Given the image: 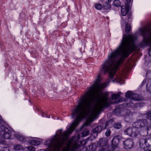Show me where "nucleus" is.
Masks as SVG:
<instances>
[{
    "mask_svg": "<svg viewBox=\"0 0 151 151\" xmlns=\"http://www.w3.org/2000/svg\"><path fill=\"white\" fill-rule=\"evenodd\" d=\"M135 40L136 38H123L118 49L110 54L104 62L94 83L80 99V105H81L84 111L88 114V121L82 127L88 126L97 118L104 108L122 101L121 99L114 100L120 98V92L112 94L111 98H109L108 93L103 94L99 90L105 87L111 81L122 62V57L127 58L136 50Z\"/></svg>",
    "mask_w": 151,
    "mask_h": 151,
    "instance_id": "nucleus-1",
    "label": "nucleus"
},
{
    "mask_svg": "<svg viewBox=\"0 0 151 151\" xmlns=\"http://www.w3.org/2000/svg\"><path fill=\"white\" fill-rule=\"evenodd\" d=\"M80 104L79 102L76 108L72 110L73 117L75 116L76 118L71 126L63 133L61 129L58 130L56 134L52 139L44 143L45 145H48L49 150L50 151L59 150L67 142L69 134L73 132L79 122L87 115L86 112L83 111L84 109L81 105H79Z\"/></svg>",
    "mask_w": 151,
    "mask_h": 151,
    "instance_id": "nucleus-2",
    "label": "nucleus"
},
{
    "mask_svg": "<svg viewBox=\"0 0 151 151\" xmlns=\"http://www.w3.org/2000/svg\"><path fill=\"white\" fill-rule=\"evenodd\" d=\"M140 33L143 37L142 41L139 44L141 47L150 46L151 47V26H146L139 29ZM151 56V47L149 52Z\"/></svg>",
    "mask_w": 151,
    "mask_h": 151,
    "instance_id": "nucleus-3",
    "label": "nucleus"
},
{
    "mask_svg": "<svg viewBox=\"0 0 151 151\" xmlns=\"http://www.w3.org/2000/svg\"><path fill=\"white\" fill-rule=\"evenodd\" d=\"M139 145L145 151H151V138H141Z\"/></svg>",
    "mask_w": 151,
    "mask_h": 151,
    "instance_id": "nucleus-4",
    "label": "nucleus"
},
{
    "mask_svg": "<svg viewBox=\"0 0 151 151\" xmlns=\"http://www.w3.org/2000/svg\"><path fill=\"white\" fill-rule=\"evenodd\" d=\"M124 134L131 137H135L138 134V132L136 128L134 127H129L126 128L124 131Z\"/></svg>",
    "mask_w": 151,
    "mask_h": 151,
    "instance_id": "nucleus-5",
    "label": "nucleus"
},
{
    "mask_svg": "<svg viewBox=\"0 0 151 151\" xmlns=\"http://www.w3.org/2000/svg\"><path fill=\"white\" fill-rule=\"evenodd\" d=\"M0 128L1 130L0 132V135L4 139H10L12 133L11 131L3 125L0 126Z\"/></svg>",
    "mask_w": 151,
    "mask_h": 151,
    "instance_id": "nucleus-6",
    "label": "nucleus"
},
{
    "mask_svg": "<svg viewBox=\"0 0 151 151\" xmlns=\"http://www.w3.org/2000/svg\"><path fill=\"white\" fill-rule=\"evenodd\" d=\"M147 124V121L146 119H142L137 120L132 124V126L137 128H140L146 126Z\"/></svg>",
    "mask_w": 151,
    "mask_h": 151,
    "instance_id": "nucleus-7",
    "label": "nucleus"
},
{
    "mask_svg": "<svg viewBox=\"0 0 151 151\" xmlns=\"http://www.w3.org/2000/svg\"><path fill=\"white\" fill-rule=\"evenodd\" d=\"M125 96L126 98L135 101H140L142 99L139 95L132 93L129 91L126 93Z\"/></svg>",
    "mask_w": 151,
    "mask_h": 151,
    "instance_id": "nucleus-8",
    "label": "nucleus"
},
{
    "mask_svg": "<svg viewBox=\"0 0 151 151\" xmlns=\"http://www.w3.org/2000/svg\"><path fill=\"white\" fill-rule=\"evenodd\" d=\"M134 143L133 139L131 138L126 139L123 142L124 147L127 149H130L133 147Z\"/></svg>",
    "mask_w": 151,
    "mask_h": 151,
    "instance_id": "nucleus-9",
    "label": "nucleus"
},
{
    "mask_svg": "<svg viewBox=\"0 0 151 151\" xmlns=\"http://www.w3.org/2000/svg\"><path fill=\"white\" fill-rule=\"evenodd\" d=\"M107 139L104 138L100 139L98 142V145L99 146L105 147H108L107 145Z\"/></svg>",
    "mask_w": 151,
    "mask_h": 151,
    "instance_id": "nucleus-10",
    "label": "nucleus"
},
{
    "mask_svg": "<svg viewBox=\"0 0 151 151\" xmlns=\"http://www.w3.org/2000/svg\"><path fill=\"white\" fill-rule=\"evenodd\" d=\"M121 13L122 15L123 16H125L128 12L129 10V6L127 4H126L125 6H121Z\"/></svg>",
    "mask_w": 151,
    "mask_h": 151,
    "instance_id": "nucleus-11",
    "label": "nucleus"
},
{
    "mask_svg": "<svg viewBox=\"0 0 151 151\" xmlns=\"http://www.w3.org/2000/svg\"><path fill=\"white\" fill-rule=\"evenodd\" d=\"M112 0H106L103 5V8L104 9L108 10L111 8L110 2Z\"/></svg>",
    "mask_w": 151,
    "mask_h": 151,
    "instance_id": "nucleus-12",
    "label": "nucleus"
},
{
    "mask_svg": "<svg viewBox=\"0 0 151 151\" xmlns=\"http://www.w3.org/2000/svg\"><path fill=\"white\" fill-rule=\"evenodd\" d=\"M119 140L117 137L115 136L111 140V145L113 147H116L118 145Z\"/></svg>",
    "mask_w": 151,
    "mask_h": 151,
    "instance_id": "nucleus-13",
    "label": "nucleus"
},
{
    "mask_svg": "<svg viewBox=\"0 0 151 151\" xmlns=\"http://www.w3.org/2000/svg\"><path fill=\"white\" fill-rule=\"evenodd\" d=\"M103 127L101 125L98 126L93 129V132L96 133L100 132L103 129Z\"/></svg>",
    "mask_w": 151,
    "mask_h": 151,
    "instance_id": "nucleus-14",
    "label": "nucleus"
},
{
    "mask_svg": "<svg viewBox=\"0 0 151 151\" xmlns=\"http://www.w3.org/2000/svg\"><path fill=\"white\" fill-rule=\"evenodd\" d=\"M14 136L18 140L22 142H23L25 140V138L23 135L18 133L15 134L14 135Z\"/></svg>",
    "mask_w": 151,
    "mask_h": 151,
    "instance_id": "nucleus-15",
    "label": "nucleus"
},
{
    "mask_svg": "<svg viewBox=\"0 0 151 151\" xmlns=\"http://www.w3.org/2000/svg\"><path fill=\"white\" fill-rule=\"evenodd\" d=\"M28 142L31 145H38L40 144V142L34 139L29 140L28 141Z\"/></svg>",
    "mask_w": 151,
    "mask_h": 151,
    "instance_id": "nucleus-16",
    "label": "nucleus"
},
{
    "mask_svg": "<svg viewBox=\"0 0 151 151\" xmlns=\"http://www.w3.org/2000/svg\"><path fill=\"white\" fill-rule=\"evenodd\" d=\"M79 146L76 144H74L72 145L70 149L71 151H76L79 148Z\"/></svg>",
    "mask_w": 151,
    "mask_h": 151,
    "instance_id": "nucleus-17",
    "label": "nucleus"
},
{
    "mask_svg": "<svg viewBox=\"0 0 151 151\" xmlns=\"http://www.w3.org/2000/svg\"><path fill=\"white\" fill-rule=\"evenodd\" d=\"M131 29V26L130 24H127L125 27V32L127 33H129Z\"/></svg>",
    "mask_w": 151,
    "mask_h": 151,
    "instance_id": "nucleus-18",
    "label": "nucleus"
},
{
    "mask_svg": "<svg viewBox=\"0 0 151 151\" xmlns=\"http://www.w3.org/2000/svg\"><path fill=\"white\" fill-rule=\"evenodd\" d=\"M22 148V146L19 144L15 145L14 146V149L17 150H21Z\"/></svg>",
    "mask_w": 151,
    "mask_h": 151,
    "instance_id": "nucleus-19",
    "label": "nucleus"
},
{
    "mask_svg": "<svg viewBox=\"0 0 151 151\" xmlns=\"http://www.w3.org/2000/svg\"><path fill=\"white\" fill-rule=\"evenodd\" d=\"M89 133V130L88 129H86L82 132V134L83 137L87 136Z\"/></svg>",
    "mask_w": 151,
    "mask_h": 151,
    "instance_id": "nucleus-20",
    "label": "nucleus"
},
{
    "mask_svg": "<svg viewBox=\"0 0 151 151\" xmlns=\"http://www.w3.org/2000/svg\"><path fill=\"white\" fill-rule=\"evenodd\" d=\"M114 5L117 7L119 6L121 4V3L119 0H116L114 1Z\"/></svg>",
    "mask_w": 151,
    "mask_h": 151,
    "instance_id": "nucleus-21",
    "label": "nucleus"
},
{
    "mask_svg": "<svg viewBox=\"0 0 151 151\" xmlns=\"http://www.w3.org/2000/svg\"><path fill=\"white\" fill-rule=\"evenodd\" d=\"M114 128L117 129H119L121 128V125L120 123H117L114 125Z\"/></svg>",
    "mask_w": 151,
    "mask_h": 151,
    "instance_id": "nucleus-22",
    "label": "nucleus"
},
{
    "mask_svg": "<svg viewBox=\"0 0 151 151\" xmlns=\"http://www.w3.org/2000/svg\"><path fill=\"white\" fill-rule=\"evenodd\" d=\"M109 146V145L108 146ZM106 148H108L106 150V151H114L115 147H113L111 145L110 146H108V147H106Z\"/></svg>",
    "mask_w": 151,
    "mask_h": 151,
    "instance_id": "nucleus-23",
    "label": "nucleus"
},
{
    "mask_svg": "<svg viewBox=\"0 0 151 151\" xmlns=\"http://www.w3.org/2000/svg\"><path fill=\"white\" fill-rule=\"evenodd\" d=\"M95 6L96 9L98 10H100L103 7L102 5L99 4H96Z\"/></svg>",
    "mask_w": 151,
    "mask_h": 151,
    "instance_id": "nucleus-24",
    "label": "nucleus"
},
{
    "mask_svg": "<svg viewBox=\"0 0 151 151\" xmlns=\"http://www.w3.org/2000/svg\"><path fill=\"white\" fill-rule=\"evenodd\" d=\"M147 118L151 120V112L148 111L146 114Z\"/></svg>",
    "mask_w": 151,
    "mask_h": 151,
    "instance_id": "nucleus-25",
    "label": "nucleus"
},
{
    "mask_svg": "<svg viewBox=\"0 0 151 151\" xmlns=\"http://www.w3.org/2000/svg\"><path fill=\"white\" fill-rule=\"evenodd\" d=\"M147 132L148 134L151 135V126L147 128Z\"/></svg>",
    "mask_w": 151,
    "mask_h": 151,
    "instance_id": "nucleus-26",
    "label": "nucleus"
},
{
    "mask_svg": "<svg viewBox=\"0 0 151 151\" xmlns=\"http://www.w3.org/2000/svg\"><path fill=\"white\" fill-rule=\"evenodd\" d=\"M28 149L29 151H35V148L34 147L32 146L28 147Z\"/></svg>",
    "mask_w": 151,
    "mask_h": 151,
    "instance_id": "nucleus-27",
    "label": "nucleus"
},
{
    "mask_svg": "<svg viewBox=\"0 0 151 151\" xmlns=\"http://www.w3.org/2000/svg\"><path fill=\"white\" fill-rule=\"evenodd\" d=\"M2 151H10L9 149L6 147H4L1 149Z\"/></svg>",
    "mask_w": 151,
    "mask_h": 151,
    "instance_id": "nucleus-28",
    "label": "nucleus"
},
{
    "mask_svg": "<svg viewBox=\"0 0 151 151\" xmlns=\"http://www.w3.org/2000/svg\"><path fill=\"white\" fill-rule=\"evenodd\" d=\"M110 130L108 129L105 133V134L107 137H108L110 135Z\"/></svg>",
    "mask_w": 151,
    "mask_h": 151,
    "instance_id": "nucleus-29",
    "label": "nucleus"
},
{
    "mask_svg": "<svg viewBox=\"0 0 151 151\" xmlns=\"http://www.w3.org/2000/svg\"><path fill=\"white\" fill-rule=\"evenodd\" d=\"M42 117H47V118H50V116H48L47 115L45 114V113H43L42 114Z\"/></svg>",
    "mask_w": 151,
    "mask_h": 151,
    "instance_id": "nucleus-30",
    "label": "nucleus"
},
{
    "mask_svg": "<svg viewBox=\"0 0 151 151\" xmlns=\"http://www.w3.org/2000/svg\"><path fill=\"white\" fill-rule=\"evenodd\" d=\"M69 148H63L62 151H69Z\"/></svg>",
    "mask_w": 151,
    "mask_h": 151,
    "instance_id": "nucleus-31",
    "label": "nucleus"
},
{
    "mask_svg": "<svg viewBox=\"0 0 151 151\" xmlns=\"http://www.w3.org/2000/svg\"><path fill=\"white\" fill-rule=\"evenodd\" d=\"M106 149L105 147H103L101 149L99 150V151H106V150H105Z\"/></svg>",
    "mask_w": 151,
    "mask_h": 151,
    "instance_id": "nucleus-32",
    "label": "nucleus"
},
{
    "mask_svg": "<svg viewBox=\"0 0 151 151\" xmlns=\"http://www.w3.org/2000/svg\"><path fill=\"white\" fill-rule=\"evenodd\" d=\"M2 122V120L1 117L0 116V123H1Z\"/></svg>",
    "mask_w": 151,
    "mask_h": 151,
    "instance_id": "nucleus-33",
    "label": "nucleus"
},
{
    "mask_svg": "<svg viewBox=\"0 0 151 151\" xmlns=\"http://www.w3.org/2000/svg\"><path fill=\"white\" fill-rule=\"evenodd\" d=\"M128 3H130L131 1V0H126Z\"/></svg>",
    "mask_w": 151,
    "mask_h": 151,
    "instance_id": "nucleus-34",
    "label": "nucleus"
},
{
    "mask_svg": "<svg viewBox=\"0 0 151 151\" xmlns=\"http://www.w3.org/2000/svg\"><path fill=\"white\" fill-rule=\"evenodd\" d=\"M105 125H106V127H107V126L108 125V122H106L105 123Z\"/></svg>",
    "mask_w": 151,
    "mask_h": 151,
    "instance_id": "nucleus-35",
    "label": "nucleus"
},
{
    "mask_svg": "<svg viewBox=\"0 0 151 151\" xmlns=\"http://www.w3.org/2000/svg\"><path fill=\"white\" fill-rule=\"evenodd\" d=\"M40 151H45V150H40Z\"/></svg>",
    "mask_w": 151,
    "mask_h": 151,
    "instance_id": "nucleus-36",
    "label": "nucleus"
},
{
    "mask_svg": "<svg viewBox=\"0 0 151 151\" xmlns=\"http://www.w3.org/2000/svg\"><path fill=\"white\" fill-rule=\"evenodd\" d=\"M115 81H116V80H113V81H113V82H114Z\"/></svg>",
    "mask_w": 151,
    "mask_h": 151,
    "instance_id": "nucleus-37",
    "label": "nucleus"
},
{
    "mask_svg": "<svg viewBox=\"0 0 151 151\" xmlns=\"http://www.w3.org/2000/svg\"><path fill=\"white\" fill-rule=\"evenodd\" d=\"M0 143H2V142H1V141L0 142Z\"/></svg>",
    "mask_w": 151,
    "mask_h": 151,
    "instance_id": "nucleus-38",
    "label": "nucleus"
}]
</instances>
